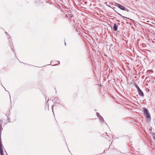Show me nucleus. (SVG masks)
Masks as SVG:
<instances>
[{
    "instance_id": "obj_4",
    "label": "nucleus",
    "mask_w": 155,
    "mask_h": 155,
    "mask_svg": "<svg viewBox=\"0 0 155 155\" xmlns=\"http://www.w3.org/2000/svg\"><path fill=\"white\" fill-rule=\"evenodd\" d=\"M137 90L140 96L143 97L144 95L143 93V92L141 91V90L140 88H138V89H137Z\"/></svg>"
},
{
    "instance_id": "obj_11",
    "label": "nucleus",
    "mask_w": 155,
    "mask_h": 155,
    "mask_svg": "<svg viewBox=\"0 0 155 155\" xmlns=\"http://www.w3.org/2000/svg\"><path fill=\"white\" fill-rule=\"evenodd\" d=\"M150 72H151V73H153V71L152 70H150L149 71Z\"/></svg>"
},
{
    "instance_id": "obj_5",
    "label": "nucleus",
    "mask_w": 155,
    "mask_h": 155,
    "mask_svg": "<svg viewBox=\"0 0 155 155\" xmlns=\"http://www.w3.org/2000/svg\"><path fill=\"white\" fill-rule=\"evenodd\" d=\"M117 25L115 23H114L113 26V30L115 31H117Z\"/></svg>"
},
{
    "instance_id": "obj_2",
    "label": "nucleus",
    "mask_w": 155,
    "mask_h": 155,
    "mask_svg": "<svg viewBox=\"0 0 155 155\" xmlns=\"http://www.w3.org/2000/svg\"><path fill=\"white\" fill-rule=\"evenodd\" d=\"M116 6L118 7L120 9L122 10H124L126 11L127 12L129 11V10L127 8L124 7V6H122L121 5L118 4L116 3Z\"/></svg>"
},
{
    "instance_id": "obj_10",
    "label": "nucleus",
    "mask_w": 155,
    "mask_h": 155,
    "mask_svg": "<svg viewBox=\"0 0 155 155\" xmlns=\"http://www.w3.org/2000/svg\"><path fill=\"white\" fill-rule=\"evenodd\" d=\"M97 114V116L98 117H99V116H100L101 115H100V114H99V113H98V112H97L96 113Z\"/></svg>"
},
{
    "instance_id": "obj_3",
    "label": "nucleus",
    "mask_w": 155,
    "mask_h": 155,
    "mask_svg": "<svg viewBox=\"0 0 155 155\" xmlns=\"http://www.w3.org/2000/svg\"><path fill=\"white\" fill-rule=\"evenodd\" d=\"M3 150L2 148V144L1 140H0V153L1 155L3 153Z\"/></svg>"
},
{
    "instance_id": "obj_6",
    "label": "nucleus",
    "mask_w": 155,
    "mask_h": 155,
    "mask_svg": "<svg viewBox=\"0 0 155 155\" xmlns=\"http://www.w3.org/2000/svg\"><path fill=\"white\" fill-rule=\"evenodd\" d=\"M151 133V134L153 136V138L155 140V132H152V133Z\"/></svg>"
},
{
    "instance_id": "obj_7",
    "label": "nucleus",
    "mask_w": 155,
    "mask_h": 155,
    "mask_svg": "<svg viewBox=\"0 0 155 155\" xmlns=\"http://www.w3.org/2000/svg\"><path fill=\"white\" fill-rule=\"evenodd\" d=\"M114 11L116 13H117V14H118L119 15L121 16L122 17V18H128L127 17H126L125 16H122L119 13H118L115 10H114Z\"/></svg>"
},
{
    "instance_id": "obj_12",
    "label": "nucleus",
    "mask_w": 155,
    "mask_h": 155,
    "mask_svg": "<svg viewBox=\"0 0 155 155\" xmlns=\"http://www.w3.org/2000/svg\"><path fill=\"white\" fill-rule=\"evenodd\" d=\"M64 44H65V45H66V43H65V42Z\"/></svg>"
},
{
    "instance_id": "obj_9",
    "label": "nucleus",
    "mask_w": 155,
    "mask_h": 155,
    "mask_svg": "<svg viewBox=\"0 0 155 155\" xmlns=\"http://www.w3.org/2000/svg\"><path fill=\"white\" fill-rule=\"evenodd\" d=\"M135 87H136V88L137 89H138V88H139V87L137 85V84H135Z\"/></svg>"
},
{
    "instance_id": "obj_1",
    "label": "nucleus",
    "mask_w": 155,
    "mask_h": 155,
    "mask_svg": "<svg viewBox=\"0 0 155 155\" xmlns=\"http://www.w3.org/2000/svg\"><path fill=\"white\" fill-rule=\"evenodd\" d=\"M143 113L146 117L148 118L151 119V116L150 114L149 113L148 110L145 107L143 108Z\"/></svg>"
},
{
    "instance_id": "obj_8",
    "label": "nucleus",
    "mask_w": 155,
    "mask_h": 155,
    "mask_svg": "<svg viewBox=\"0 0 155 155\" xmlns=\"http://www.w3.org/2000/svg\"><path fill=\"white\" fill-rule=\"evenodd\" d=\"M99 118L100 119V120L101 121H104V119L103 118L100 116H99Z\"/></svg>"
},
{
    "instance_id": "obj_13",
    "label": "nucleus",
    "mask_w": 155,
    "mask_h": 155,
    "mask_svg": "<svg viewBox=\"0 0 155 155\" xmlns=\"http://www.w3.org/2000/svg\"><path fill=\"white\" fill-rule=\"evenodd\" d=\"M53 106H52V109H53Z\"/></svg>"
}]
</instances>
